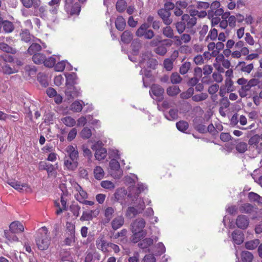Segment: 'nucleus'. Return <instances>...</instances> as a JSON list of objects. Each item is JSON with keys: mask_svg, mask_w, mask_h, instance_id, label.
<instances>
[{"mask_svg": "<svg viewBox=\"0 0 262 262\" xmlns=\"http://www.w3.org/2000/svg\"><path fill=\"white\" fill-rule=\"evenodd\" d=\"M253 206L249 203H246L239 207V210L241 213H250L253 211Z\"/></svg>", "mask_w": 262, "mask_h": 262, "instance_id": "c9c22d12", "label": "nucleus"}, {"mask_svg": "<svg viewBox=\"0 0 262 262\" xmlns=\"http://www.w3.org/2000/svg\"><path fill=\"white\" fill-rule=\"evenodd\" d=\"M150 58V55L149 52H145L143 53L141 56V59L139 62V64L141 68H145V64L147 63V61H148V59Z\"/></svg>", "mask_w": 262, "mask_h": 262, "instance_id": "cd10ccee", "label": "nucleus"}, {"mask_svg": "<svg viewBox=\"0 0 262 262\" xmlns=\"http://www.w3.org/2000/svg\"><path fill=\"white\" fill-rule=\"evenodd\" d=\"M133 34L131 31L126 30L121 35V41L125 44H129L133 39Z\"/></svg>", "mask_w": 262, "mask_h": 262, "instance_id": "6ab92c4d", "label": "nucleus"}, {"mask_svg": "<svg viewBox=\"0 0 262 262\" xmlns=\"http://www.w3.org/2000/svg\"><path fill=\"white\" fill-rule=\"evenodd\" d=\"M176 127L179 130L184 133L188 129L189 124L187 122L181 120L176 123Z\"/></svg>", "mask_w": 262, "mask_h": 262, "instance_id": "ea45409f", "label": "nucleus"}, {"mask_svg": "<svg viewBox=\"0 0 262 262\" xmlns=\"http://www.w3.org/2000/svg\"><path fill=\"white\" fill-rule=\"evenodd\" d=\"M127 194V191L123 188H120L116 189L115 192L113 194V196L112 198V200L118 202L123 200V199Z\"/></svg>", "mask_w": 262, "mask_h": 262, "instance_id": "ddd939ff", "label": "nucleus"}, {"mask_svg": "<svg viewBox=\"0 0 262 262\" xmlns=\"http://www.w3.org/2000/svg\"><path fill=\"white\" fill-rule=\"evenodd\" d=\"M38 9V14L36 15L39 16L43 19L48 18V12L45 7L40 6L37 8Z\"/></svg>", "mask_w": 262, "mask_h": 262, "instance_id": "603ef678", "label": "nucleus"}, {"mask_svg": "<svg viewBox=\"0 0 262 262\" xmlns=\"http://www.w3.org/2000/svg\"><path fill=\"white\" fill-rule=\"evenodd\" d=\"M236 150L240 154H243L248 149V144L244 142H240L235 146Z\"/></svg>", "mask_w": 262, "mask_h": 262, "instance_id": "a19ab883", "label": "nucleus"}, {"mask_svg": "<svg viewBox=\"0 0 262 262\" xmlns=\"http://www.w3.org/2000/svg\"><path fill=\"white\" fill-rule=\"evenodd\" d=\"M56 59L54 57H50L48 58L45 57V62L43 64L45 66L48 68H52L55 65Z\"/></svg>", "mask_w": 262, "mask_h": 262, "instance_id": "6e6d98bb", "label": "nucleus"}, {"mask_svg": "<svg viewBox=\"0 0 262 262\" xmlns=\"http://www.w3.org/2000/svg\"><path fill=\"white\" fill-rule=\"evenodd\" d=\"M61 121L66 126L69 127H72L76 124L75 120L70 116H66L62 119Z\"/></svg>", "mask_w": 262, "mask_h": 262, "instance_id": "49530a36", "label": "nucleus"}, {"mask_svg": "<svg viewBox=\"0 0 262 262\" xmlns=\"http://www.w3.org/2000/svg\"><path fill=\"white\" fill-rule=\"evenodd\" d=\"M46 56L42 53H36L32 56V60L35 63L40 64L45 62Z\"/></svg>", "mask_w": 262, "mask_h": 262, "instance_id": "c85d7f7f", "label": "nucleus"}, {"mask_svg": "<svg viewBox=\"0 0 262 262\" xmlns=\"http://www.w3.org/2000/svg\"><path fill=\"white\" fill-rule=\"evenodd\" d=\"M150 95L152 94L156 97V99L161 101L163 99V94L164 93V89L160 85L153 84L150 90Z\"/></svg>", "mask_w": 262, "mask_h": 262, "instance_id": "423d86ee", "label": "nucleus"}, {"mask_svg": "<svg viewBox=\"0 0 262 262\" xmlns=\"http://www.w3.org/2000/svg\"><path fill=\"white\" fill-rule=\"evenodd\" d=\"M67 236L63 241L62 246H71L72 243H74L76 241V236L74 235L66 234Z\"/></svg>", "mask_w": 262, "mask_h": 262, "instance_id": "c03bdc74", "label": "nucleus"}, {"mask_svg": "<svg viewBox=\"0 0 262 262\" xmlns=\"http://www.w3.org/2000/svg\"><path fill=\"white\" fill-rule=\"evenodd\" d=\"M194 93L193 88H189L186 92H183L180 94V97L183 99H187L193 96Z\"/></svg>", "mask_w": 262, "mask_h": 262, "instance_id": "de8ad7c7", "label": "nucleus"}, {"mask_svg": "<svg viewBox=\"0 0 262 262\" xmlns=\"http://www.w3.org/2000/svg\"><path fill=\"white\" fill-rule=\"evenodd\" d=\"M170 78V82L172 84H179L181 83L182 80V78L177 72L172 73Z\"/></svg>", "mask_w": 262, "mask_h": 262, "instance_id": "8fccbe9b", "label": "nucleus"}, {"mask_svg": "<svg viewBox=\"0 0 262 262\" xmlns=\"http://www.w3.org/2000/svg\"><path fill=\"white\" fill-rule=\"evenodd\" d=\"M66 151L69 154L70 160L77 161L78 157V152L77 150L75 149L73 146H68L66 148Z\"/></svg>", "mask_w": 262, "mask_h": 262, "instance_id": "4be33fe9", "label": "nucleus"}, {"mask_svg": "<svg viewBox=\"0 0 262 262\" xmlns=\"http://www.w3.org/2000/svg\"><path fill=\"white\" fill-rule=\"evenodd\" d=\"M41 46L37 43H33L28 48L27 51L30 55L38 53V52L41 50Z\"/></svg>", "mask_w": 262, "mask_h": 262, "instance_id": "2f4dec72", "label": "nucleus"}, {"mask_svg": "<svg viewBox=\"0 0 262 262\" xmlns=\"http://www.w3.org/2000/svg\"><path fill=\"white\" fill-rule=\"evenodd\" d=\"M25 71L30 76L34 75L37 71L36 68L34 66L27 65L25 66Z\"/></svg>", "mask_w": 262, "mask_h": 262, "instance_id": "0e129e2a", "label": "nucleus"}, {"mask_svg": "<svg viewBox=\"0 0 262 262\" xmlns=\"http://www.w3.org/2000/svg\"><path fill=\"white\" fill-rule=\"evenodd\" d=\"M260 244L259 239L255 238L252 240L247 241L245 243V247L249 250H253L257 248Z\"/></svg>", "mask_w": 262, "mask_h": 262, "instance_id": "412c9836", "label": "nucleus"}, {"mask_svg": "<svg viewBox=\"0 0 262 262\" xmlns=\"http://www.w3.org/2000/svg\"><path fill=\"white\" fill-rule=\"evenodd\" d=\"M173 62L169 58L165 59L163 61V65L165 69L168 71H171L173 68Z\"/></svg>", "mask_w": 262, "mask_h": 262, "instance_id": "338daca9", "label": "nucleus"}, {"mask_svg": "<svg viewBox=\"0 0 262 262\" xmlns=\"http://www.w3.org/2000/svg\"><path fill=\"white\" fill-rule=\"evenodd\" d=\"M235 224L238 228L245 230L249 226V219L245 215H239L236 219Z\"/></svg>", "mask_w": 262, "mask_h": 262, "instance_id": "6e6552de", "label": "nucleus"}, {"mask_svg": "<svg viewBox=\"0 0 262 262\" xmlns=\"http://www.w3.org/2000/svg\"><path fill=\"white\" fill-rule=\"evenodd\" d=\"M145 224V221L143 218H138L135 220L131 224L132 232H139L146 235V231L143 230Z\"/></svg>", "mask_w": 262, "mask_h": 262, "instance_id": "f03ea898", "label": "nucleus"}, {"mask_svg": "<svg viewBox=\"0 0 262 262\" xmlns=\"http://www.w3.org/2000/svg\"><path fill=\"white\" fill-rule=\"evenodd\" d=\"M259 135L256 134L252 136L248 140L250 147L256 150L258 154L262 152V142L259 143L260 140Z\"/></svg>", "mask_w": 262, "mask_h": 262, "instance_id": "39448f33", "label": "nucleus"}, {"mask_svg": "<svg viewBox=\"0 0 262 262\" xmlns=\"http://www.w3.org/2000/svg\"><path fill=\"white\" fill-rule=\"evenodd\" d=\"M39 170H46L48 175L51 174L52 172L56 170V168L54 165L47 163L45 161H41L38 164Z\"/></svg>", "mask_w": 262, "mask_h": 262, "instance_id": "f8f14e48", "label": "nucleus"}, {"mask_svg": "<svg viewBox=\"0 0 262 262\" xmlns=\"http://www.w3.org/2000/svg\"><path fill=\"white\" fill-rule=\"evenodd\" d=\"M20 36L23 41L28 42L31 40V34L29 30L24 29L21 30L20 33Z\"/></svg>", "mask_w": 262, "mask_h": 262, "instance_id": "37998d69", "label": "nucleus"}, {"mask_svg": "<svg viewBox=\"0 0 262 262\" xmlns=\"http://www.w3.org/2000/svg\"><path fill=\"white\" fill-rule=\"evenodd\" d=\"M77 75L75 73L68 74L66 76V86H72L77 84Z\"/></svg>", "mask_w": 262, "mask_h": 262, "instance_id": "aec40b11", "label": "nucleus"}, {"mask_svg": "<svg viewBox=\"0 0 262 262\" xmlns=\"http://www.w3.org/2000/svg\"><path fill=\"white\" fill-rule=\"evenodd\" d=\"M157 250L155 255H161L165 252V248L162 243H159L156 246Z\"/></svg>", "mask_w": 262, "mask_h": 262, "instance_id": "69168bd1", "label": "nucleus"}, {"mask_svg": "<svg viewBox=\"0 0 262 262\" xmlns=\"http://www.w3.org/2000/svg\"><path fill=\"white\" fill-rule=\"evenodd\" d=\"M41 231H38L35 236V242L37 248L40 250H45L48 248L50 245V238L48 234V230L46 227L41 228Z\"/></svg>", "mask_w": 262, "mask_h": 262, "instance_id": "f257e3e1", "label": "nucleus"}, {"mask_svg": "<svg viewBox=\"0 0 262 262\" xmlns=\"http://www.w3.org/2000/svg\"><path fill=\"white\" fill-rule=\"evenodd\" d=\"M8 184L20 192L24 190L27 191V189H30V187L28 184L25 183L21 184L20 182L15 181L9 182Z\"/></svg>", "mask_w": 262, "mask_h": 262, "instance_id": "a211bd4d", "label": "nucleus"}, {"mask_svg": "<svg viewBox=\"0 0 262 262\" xmlns=\"http://www.w3.org/2000/svg\"><path fill=\"white\" fill-rule=\"evenodd\" d=\"M157 14L163 23L166 26L170 25L172 23L173 20L170 17V12L161 8L158 10Z\"/></svg>", "mask_w": 262, "mask_h": 262, "instance_id": "0eeeda50", "label": "nucleus"}, {"mask_svg": "<svg viewBox=\"0 0 262 262\" xmlns=\"http://www.w3.org/2000/svg\"><path fill=\"white\" fill-rule=\"evenodd\" d=\"M124 223V219L123 216L122 215H119L112 220L111 222V226L114 230H116L122 227Z\"/></svg>", "mask_w": 262, "mask_h": 262, "instance_id": "dca6fc26", "label": "nucleus"}, {"mask_svg": "<svg viewBox=\"0 0 262 262\" xmlns=\"http://www.w3.org/2000/svg\"><path fill=\"white\" fill-rule=\"evenodd\" d=\"M157 65L158 61L156 59L151 57L145 64L146 68L147 67L152 69H155Z\"/></svg>", "mask_w": 262, "mask_h": 262, "instance_id": "680f3d73", "label": "nucleus"}, {"mask_svg": "<svg viewBox=\"0 0 262 262\" xmlns=\"http://www.w3.org/2000/svg\"><path fill=\"white\" fill-rule=\"evenodd\" d=\"M75 198L77 201L80 202L82 201L84 199H85L88 198V194L84 190H82L79 193H77L75 195Z\"/></svg>", "mask_w": 262, "mask_h": 262, "instance_id": "774afa93", "label": "nucleus"}, {"mask_svg": "<svg viewBox=\"0 0 262 262\" xmlns=\"http://www.w3.org/2000/svg\"><path fill=\"white\" fill-rule=\"evenodd\" d=\"M164 116L169 120H176L178 118V110L176 109H170L168 113H165Z\"/></svg>", "mask_w": 262, "mask_h": 262, "instance_id": "473e14b6", "label": "nucleus"}, {"mask_svg": "<svg viewBox=\"0 0 262 262\" xmlns=\"http://www.w3.org/2000/svg\"><path fill=\"white\" fill-rule=\"evenodd\" d=\"M110 167L112 171L111 174L116 179H119L122 175V171L120 165L116 159H112L110 162Z\"/></svg>", "mask_w": 262, "mask_h": 262, "instance_id": "7ed1b4c3", "label": "nucleus"}, {"mask_svg": "<svg viewBox=\"0 0 262 262\" xmlns=\"http://www.w3.org/2000/svg\"><path fill=\"white\" fill-rule=\"evenodd\" d=\"M248 198L250 202H256L258 204H262V197L255 192H249L248 193Z\"/></svg>", "mask_w": 262, "mask_h": 262, "instance_id": "c756f323", "label": "nucleus"}, {"mask_svg": "<svg viewBox=\"0 0 262 262\" xmlns=\"http://www.w3.org/2000/svg\"><path fill=\"white\" fill-rule=\"evenodd\" d=\"M108 243L103 238H101L99 241L98 239L96 241L97 247L102 251H106V247H108L107 244Z\"/></svg>", "mask_w": 262, "mask_h": 262, "instance_id": "09e8293b", "label": "nucleus"}, {"mask_svg": "<svg viewBox=\"0 0 262 262\" xmlns=\"http://www.w3.org/2000/svg\"><path fill=\"white\" fill-rule=\"evenodd\" d=\"M66 234L75 235V226L71 223H67Z\"/></svg>", "mask_w": 262, "mask_h": 262, "instance_id": "e2e57ef3", "label": "nucleus"}, {"mask_svg": "<svg viewBox=\"0 0 262 262\" xmlns=\"http://www.w3.org/2000/svg\"><path fill=\"white\" fill-rule=\"evenodd\" d=\"M10 231L12 233H16L24 231V226L18 221H15L11 223L9 226Z\"/></svg>", "mask_w": 262, "mask_h": 262, "instance_id": "f3484780", "label": "nucleus"}, {"mask_svg": "<svg viewBox=\"0 0 262 262\" xmlns=\"http://www.w3.org/2000/svg\"><path fill=\"white\" fill-rule=\"evenodd\" d=\"M115 27L120 31H123L126 26V21L122 16H118L115 20Z\"/></svg>", "mask_w": 262, "mask_h": 262, "instance_id": "5701e85b", "label": "nucleus"}, {"mask_svg": "<svg viewBox=\"0 0 262 262\" xmlns=\"http://www.w3.org/2000/svg\"><path fill=\"white\" fill-rule=\"evenodd\" d=\"M82 108V104L78 101H74L70 106V109L74 112H80Z\"/></svg>", "mask_w": 262, "mask_h": 262, "instance_id": "4d7b16f0", "label": "nucleus"}, {"mask_svg": "<svg viewBox=\"0 0 262 262\" xmlns=\"http://www.w3.org/2000/svg\"><path fill=\"white\" fill-rule=\"evenodd\" d=\"M140 213H141L135 207H129L126 210V216L129 218H133Z\"/></svg>", "mask_w": 262, "mask_h": 262, "instance_id": "72a5a7b5", "label": "nucleus"}, {"mask_svg": "<svg viewBox=\"0 0 262 262\" xmlns=\"http://www.w3.org/2000/svg\"><path fill=\"white\" fill-rule=\"evenodd\" d=\"M81 11V6L79 3H75L73 5L70 14L71 15L77 14L78 15Z\"/></svg>", "mask_w": 262, "mask_h": 262, "instance_id": "bf43d9fd", "label": "nucleus"}, {"mask_svg": "<svg viewBox=\"0 0 262 262\" xmlns=\"http://www.w3.org/2000/svg\"><path fill=\"white\" fill-rule=\"evenodd\" d=\"M162 33L165 37L169 38H173V31L169 25L163 28Z\"/></svg>", "mask_w": 262, "mask_h": 262, "instance_id": "a18cd8bd", "label": "nucleus"}, {"mask_svg": "<svg viewBox=\"0 0 262 262\" xmlns=\"http://www.w3.org/2000/svg\"><path fill=\"white\" fill-rule=\"evenodd\" d=\"M241 256L243 262H252L254 258L253 254L248 251H243Z\"/></svg>", "mask_w": 262, "mask_h": 262, "instance_id": "393cba45", "label": "nucleus"}, {"mask_svg": "<svg viewBox=\"0 0 262 262\" xmlns=\"http://www.w3.org/2000/svg\"><path fill=\"white\" fill-rule=\"evenodd\" d=\"M80 135L83 139H89L92 136L91 130L88 127H84L80 133Z\"/></svg>", "mask_w": 262, "mask_h": 262, "instance_id": "864d4df0", "label": "nucleus"}, {"mask_svg": "<svg viewBox=\"0 0 262 262\" xmlns=\"http://www.w3.org/2000/svg\"><path fill=\"white\" fill-rule=\"evenodd\" d=\"M97 145H93L92 146V149L95 150V157L96 160L99 161L104 159L107 155L106 149L104 148H97Z\"/></svg>", "mask_w": 262, "mask_h": 262, "instance_id": "1a4fd4ad", "label": "nucleus"}, {"mask_svg": "<svg viewBox=\"0 0 262 262\" xmlns=\"http://www.w3.org/2000/svg\"><path fill=\"white\" fill-rule=\"evenodd\" d=\"M136 199L137 202H135V207L140 211L141 213L144 210L145 205L143 200L141 198H138L137 196L135 198Z\"/></svg>", "mask_w": 262, "mask_h": 262, "instance_id": "58836bf2", "label": "nucleus"}, {"mask_svg": "<svg viewBox=\"0 0 262 262\" xmlns=\"http://www.w3.org/2000/svg\"><path fill=\"white\" fill-rule=\"evenodd\" d=\"M95 178L97 180H101L104 177V171L100 166H96L94 170Z\"/></svg>", "mask_w": 262, "mask_h": 262, "instance_id": "79ce46f5", "label": "nucleus"}, {"mask_svg": "<svg viewBox=\"0 0 262 262\" xmlns=\"http://www.w3.org/2000/svg\"><path fill=\"white\" fill-rule=\"evenodd\" d=\"M155 53L159 55L164 56L167 53V49L164 45L158 46L154 50Z\"/></svg>", "mask_w": 262, "mask_h": 262, "instance_id": "13d9d810", "label": "nucleus"}, {"mask_svg": "<svg viewBox=\"0 0 262 262\" xmlns=\"http://www.w3.org/2000/svg\"><path fill=\"white\" fill-rule=\"evenodd\" d=\"M99 211L97 210L84 211L82 213V216L80 217V220L81 221H88L93 219V214L96 217L99 213Z\"/></svg>", "mask_w": 262, "mask_h": 262, "instance_id": "2eb2a0df", "label": "nucleus"}, {"mask_svg": "<svg viewBox=\"0 0 262 262\" xmlns=\"http://www.w3.org/2000/svg\"><path fill=\"white\" fill-rule=\"evenodd\" d=\"M64 166L70 170H75L78 166L77 161H71L70 160H64Z\"/></svg>", "mask_w": 262, "mask_h": 262, "instance_id": "f704fd0d", "label": "nucleus"}, {"mask_svg": "<svg viewBox=\"0 0 262 262\" xmlns=\"http://www.w3.org/2000/svg\"><path fill=\"white\" fill-rule=\"evenodd\" d=\"M150 27V25L148 23H144L137 29L136 32V35L139 37L144 36V34L147 29Z\"/></svg>", "mask_w": 262, "mask_h": 262, "instance_id": "a878e982", "label": "nucleus"}, {"mask_svg": "<svg viewBox=\"0 0 262 262\" xmlns=\"http://www.w3.org/2000/svg\"><path fill=\"white\" fill-rule=\"evenodd\" d=\"M232 238L237 245H241L244 241V234L240 230L236 229L232 233Z\"/></svg>", "mask_w": 262, "mask_h": 262, "instance_id": "9d476101", "label": "nucleus"}, {"mask_svg": "<svg viewBox=\"0 0 262 262\" xmlns=\"http://www.w3.org/2000/svg\"><path fill=\"white\" fill-rule=\"evenodd\" d=\"M153 239L151 238H145L139 244V247L141 249H145L153 244Z\"/></svg>", "mask_w": 262, "mask_h": 262, "instance_id": "4c0bfd02", "label": "nucleus"}, {"mask_svg": "<svg viewBox=\"0 0 262 262\" xmlns=\"http://www.w3.org/2000/svg\"><path fill=\"white\" fill-rule=\"evenodd\" d=\"M0 49L6 53L12 54H15L17 52L16 49L9 46L5 42L0 43Z\"/></svg>", "mask_w": 262, "mask_h": 262, "instance_id": "bb28decb", "label": "nucleus"}, {"mask_svg": "<svg viewBox=\"0 0 262 262\" xmlns=\"http://www.w3.org/2000/svg\"><path fill=\"white\" fill-rule=\"evenodd\" d=\"M64 92L68 100H72L81 94L80 89L75 85L66 87Z\"/></svg>", "mask_w": 262, "mask_h": 262, "instance_id": "20e7f679", "label": "nucleus"}, {"mask_svg": "<svg viewBox=\"0 0 262 262\" xmlns=\"http://www.w3.org/2000/svg\"><path fill=\"white\" fill-rule=\"evenodd\" d=\"M180 92L179 87L177 85L169 86L166 90L167 95L171 97L177 96Z\"/></svg>", "mask_w": 262, "mask_h": 262, "instance_id": "7c9ffc66", "label": "nucleus"}, {"mask_svg": "<svg viewBox=\"0 0 262 262\" xmlns=\"http://www.w3.org/2000/svg\"><path fill=\"white\" fill-rule=\"evenodd\" d=\"M24 7L26 8H31L33 7L36 9L40 5V0H20Z\"/></svg>", "mask_w": 262, "mask_h": 262, "instance_id": "4468645a", "label": "nucleus"}, {"mask_svg": "<svg viewBox=\"0 0 262 262\" xmlns=\"http://www.w3.org/2000/svg\"><path fill=\"white\" fill-rule=\"evenodd\" d=\"M3 30L5 33H11L14 29L13 23L9 20H4L3 25Z\"/></svg>", "mask_w": 262, "mask_h": 262, "instance_id": "e433bc0d", "label": "nucleus"}, {"mask_svg": "<svg viewBox=\"0 0 262 262\" xmlns=\"http://www.w3.org/2000/svg\"><path fill=\"white\" fill-rule=\"evenodd\" d=\"M208 94L206 93H202L200 94H196L192 97V100L195 102H199L206 100L208 98Z\"/></svg>", "mask_w": 262, "mask_h": 262, "instance_id": "3c124183", "label": "nucleus"}, {"mask_svg": "<svg viewBox=\"0 0 262 262\" xmlns=\"http://www.w3.org/2000/svg\"><path fill=\"white\" fill-rule=\"evenodd\" d=\"M191 67V63L188 61H186L185 63L182 64V65L180 68V73L182 75H184L186 74Z\"/></svg>", "mask_w": 262, "mask_h": 262, "instance_id": "5fc2aeb1", "label": "nucleus"}, {"mask_svg": "<svg viewBox=\"0 0 262 262\" xmlns=\"http://www.w3.org/2000/svg\"><path fill=\"white\" fill-rule=\"evenodd\" d=\"M80 207L77 204H72L70 206V210L73 215L76 217L79 216Z\"/></svg>", "mask_w": 262, "mask_h": 262, "instance_id": "052dcab7", "label": "nucleus"}, {"mask_svg": "<svg viewBox=\"0 0 262 262\" xmlns=\"http://www.w3.org/2000/svg\"><path fill=\"white\" fill-rule=\"evenodd\" d=\"M115 209L112 207H106L104 212V218L103 219L104 225L108 224L114 216Z\"/></svg>", "mask_w": 262, "mask_h": 262, "instance_id": "9b49d317", "label": "nucleus"}, {"mask_svg": "<svg viewBox=\"0 0 262 262\" xmlns=\"http://www.w3.org/2000/svg\"><path fill=\"white\" fill-rule=\"evenodd\" d=\"M131 47L134 55H138L140 50L142 48V42L141 40L138 38L133 40L131 44Z\"/></svg>", "mask_w": 262, "mask_h": 262, "instance_id": "b1692460", "label": "nucleus"}]
</instances>
